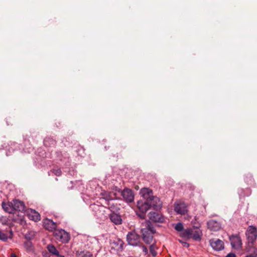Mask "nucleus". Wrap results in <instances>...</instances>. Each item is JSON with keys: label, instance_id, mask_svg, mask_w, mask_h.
I'll list each match as a JSON object with an SVG mask.
<instances>
[{"label": "nucleus", "instance_id": "obj_19", "mask_svg": "<svg viewBox=\"0 0 257 257\" xmlns=\"http://www.w3.org/2000/svg\"><path fill=\"white\" fill-rule=\"evenodd\" d=\"M28 216L29 219L35 222L39 221L41 219L40 214L34 210H31L30 212L28 214Z\"/></svg>", "mask_w": 257, "mask_h": 257}, {"label": "nucleus", "instance_id": "obj_7", "mask_svg": "<svg viewBox=\"0 0 257 257\" xmlns=\"http://www.w3.org/2000/svg\"><path fill=\"white\" fill-rule=\"evenodd\" d=\"M56 239L62 243H67L69 240V234L63 229L56 230L54 232Z\"/></svg>", "mask_w": 257, "mask_h": 257}, {"label": "nucleus", "instance_id": "obj_12", "mask_svg": "<svg viewBox=\"0 0 257 257\" xmlns=\"http://www.w3.org/2000/svg\"><path fill=\"white\" fill-rule=\"evenodd\" d=\"M229 240L232 248L238 249L241 247L242 243L240 236L238 235H232L229 236Z\"/></svg>", "mask_w": 257, "mask_h": 257}, {"label": "nucleus", "instance_id": "obj_13", "mask_svg": "<svg viewBox=\"0 0 257 257\" xmlns=\"http://www.w3.org/2000/svg\"><path fill=\"white\" fill-rule=\"evenodd\" d=\"M207 225L208 228L212 231H217L219 230L221 228V223L214 219H211L209 220L207 222Z\"/></svg>", "mask_w": 257, "mask_h": 257}, {"label": "nucleus", "instance_id": "obj_26", "mask_svg": "<svg viewBox=\"0 0 257 257\" xmlns=\"http://www.w3.org/2000/svg\"><path fill=\"white\" fill-rule=\"evenodd\" d=\"M56 154L57 159L60 161H63V159H68V157L66 154H64L65 156H64L61 152L57 151L56 152Z\"/></svg>", "mask_w": 257, "mask_h": 257}, {"label": "nucleus", "instance_id": "obj_15", "mask_svg": "<svg viewBox=\"0 0 257 257\" xmlns=\"http://www.w3.org/2000/svg\"><path fill=\"white\" fill-rule=\"evenodd\" d=\"M109 218L111 222L115 225H120L122 223V219L121 215L112 212L109 214Z\"/></svg>", "mask_w": 257, "mask_h": 257}, {"label": "nucleus", "instance_id": "obj_25", "mask_svg": "<svg viewBox=\"0 0 257 257\" xmlns=\"http://www.w3.org/2000/svg\"><path fill=\"white\" fill-rule=\"evenodd\" d=\"M35 235V232L33 231H29L27 233H26L25 235V238L27 240L31 241L33 239Z\"/></svg>", "mask_w": 257, "mask_h": 257}, {"label": "nucleus", "instance_id": "obj_9", "mask_svg": "<svg viewBox=\"0 0 257 257\" xmlns=\"http://www.w3.org/2000/svg\"><path fill=\"white\" fill-rule=\"evenodd\" d=\"M123 241L120 239L117 238L110 243V248L111 250L119 252L123 250Z\"/></svg>", "mask_w": 257, "mask_h": 257}, {"label": "nucleus", "instance_id": "obj_31", "mask_svg": "<svg viewBox=\"0 0 257 257\" xmlns=\"http://www.w3.org/2000/svg\"><path fill=\"white\" fill-rule=\"evenodd\" d=\"M142 250L144 252L145 254V255L147 254L148 253V250L147 247L144 245H142Z\"/></svg>", "mask_w": 257, "mask_h": 257}, {"label": "nucleus", "instance_id": "obj_35", "mask_svg": "<svg viewBox=\"0 0 257 257\" xmlns=\"http://www.w3.org/2000/svg\"><path fill=\"white\" fill-rule=\"evenodd\" d=\"M11 257H18L17 255L16 254H15V253L11 254Z\"/></svg>", "mask_w": 257, "mask_h": 257}, {"label": "nucleus", "instance_id": "obj_1", "mask_svg": "<svg viewBox=\"0 0 257 257\" xmlns=\"http://www.w3.org/2000/svg\"><path fill=\"white\" fill-rule=\"evenodd\" d=\"M2 206L5 211L11 214H14L16 211L23 212L25 210L24 203L17 199H14L11 202H3Z\"/></svg>", "mask_w": 257, "mask_h": 257}, {"label": "nucleus", "instance_id": "obj_30", "mask_svg": "<svg viewBox=\"0 0 257 257\" xmlns=\"http://www.w3.org/2000/svg\"><path fill=\"white\" fill-rule=\"evenodd\" d=\"M137 214L141 219H144L146 218V212H140L139 211L137 212Z\"/></svg>", "mask_w": 257, "mask_h": 257}, {"label": "nucleus", "instance_id": "obj_10", "mask_svg": "<svg viewBox=\"0 0 257 257\" xmlns=\"http://www.w3.org/2000/svg\"><path fill=\"white\" fill-rule=\"evenodd\" d=\"M123 200L127 203L132 202L134 200V193L132 190L125 188L121 192Z\"/></svg>", "mask_w": 257, "mask_h": 257}, {"label": "nucleus", "instance_id": "obj_11", "mask_svg": "<svg viewBox=\"0 0 257 257\" xmlns=\"http://www.w3.org/2000/svg\"><path fill=\"white\" fill-rule=\"evenodd\" d=\"M209 243L214 250L220 251L224 248V242L219 239H211L209 240Z\"/></svg>", "mask_w": 257, "mask_h": 257}, {"label": "nucleus", "instance_id": "obj_32", "mask_svg": "<svg viewBox=\"0 0 257 257\" xmlns=\"http://www.w3.org/2000/svg\"><path fill=\"white\" fill-rule=\"evenodd\" d=\"M180 242L182 244V245L186 247H188L189 246V244L186 242H184L180 240Z\"/></svg>", "mask_w": 257, "mask_h": 257}, {"label": "nucleus", "instance_id": "obj_5", "mask_svg": "<svg viewBox=\"0 0 257 257\" xmlns=\"http://www.w3.org/2000/svg\"><path fill=\"white\" fill-rule=\"evenodd\" d=\"M90 207L94 212V215L98 219L104 220L106 218L107 216L105 212L106 208L104 206L93 204L90 205Z\"/></svg>", "mask_w": 257, "mask_h": 257}, {"label": "nucleus", "instance_id": "obj_33", "mask_svg": "<svg viewBox=\"0 0 257 257\" xmlns=\"http://www.w3.org/2000/svg\"><path fill=\"white\" fill-rule=\"evenodd\" d=\"M226 257H236V255L234 253L230 252L227 254Z\"/></svg>", "mask_w": 257, "mask_h": 257}, {"label": "nucleus", "instance_id": "obj_28", "mask_svg": "<svg viewBox=\"0 0 257 257\" xmlns=\"http://www.w3.org/2000/svg\"><path fill=\"white\" fill-rule=\"evenodd\" d=\"M175 229L178 231H182L183 232L184 231L183 224L181 222L177 223L175 226Z\"/></svg>", "mask_w": 257, "mask_h": 257}, {"label": "nucleus", "instance_id": "obj_21", "mask_svg": "<svg viewBox=\"0 0 257 257\" xmlns=\"http://www.w3.org/2000/svg\"><path fill=\"white\" fill-rule=\"evenodd\" d=\"M47 249L48 251L52 254L56 255L58 257L60 256V254H59V251L56 249V248L52 244L48 245Z\"/></svg>", "mask_w": 257, "mask_h": 257}, {"label": "nucleus", "instance_id": "obj_3", "mask_svg": "<svg viewBox=\"0 0 257 257\" xmlns=\"http://www.w3.org/2000/svg\"><path fill=\"white\" fill-rule=\"evenodd\" d=\"M145 227L141 229L142 238L147 244H151L153 240V234L156 233V229L150 221H145Z\"/></svg>", "mask_w": 257, "mask_h": 257}, {"label": "nucleus", "instance_id": "obj_37", "mask_svg": "<svg viewBox=\"0 0 257 257\" xmlns=\"http://www.w3.org/2000/svg\"><path fill=\"white\" fill-rule=\"evenodd\" d=\"M60 257H65V256H63V255H61Z\"/></svg>", "mask_w": 257, "mask_h": 257}, {"label": "nucleus", "instance_id": "obj_20", "mask_svg": "<svg viewBox=\"0 0 257 257\" xmlns=\"http://www.w3.org/2000/svg\"><path fill=\"white\" fill-rule=\"evenodd\" d=\"M44 145L46 147H53L56 144V141L51 137H46L44 139Z\"/></svg>", "mask_w": 257, "mask_h": 257}, {"label": "nucleus", "instance_id": "obj_14", "mask_svg": "<svg viewBox=\"0 0 257 257\" xmlns=\"http://www.w3.org/2000/svg\"><path fill=\"white\" fill-rule=\"evenodd\" d=\"M150 220L154 222L163 223L165 221L164 217L160 213L150 212L149 214Z\"/></svg>", "mask_w": 257, "mask_h": 257}, {"label": "nucleus", "instance_id": "obj_17", "mask_svg": "<svg viewBox=\"0 0 257 257\" xmlns=\"http://www.w3.org/2000/svg\"><path fill=\"white\" fill-rule=\"evenodd\" d=\"M43 223L44 227L49 231H53L57 227L56 223L53 221V220L48 218L44 219Z\"/></svg>", "mask_w": 257, "mask_h": 257}, {"label": "nucleus", "instance_id": "obj_22", "mask_svg": "<svg viewBox=\"0 0 257 257\" xmlns=\"http://www.w3.org/2000/svg\"><path fill=\"white\" fill-rule=\"evenodd\" d=\"M100 195L102 199L107 201L113 199V197L111 196V193L107 191H102L100 193Z\"/></svg>", "mask_w": 257, "mask_h": 257}, {"label": "nucleus", "instance_id": "obj_4", "mask_svg": "<svg viewBox=\"0 0 257 257\" xmlns=\"http://www.w3.org/2000/svg\"><path fill=\"white\" fill-rule=\"evenodd\" d=\"M202 232L199 227L193 226L191 228L184 229L181 233V236L190 238H192L196 241H200L201 239Z\"/></svg>", "mask_w": 257, "mask_h": 257}, {"label": "nucleus", "instance_id": "obj_16", "mask_svg": "<svg viewBox=\"0 0 257 257\" xmlns=\"http://www.w3.org/2000/svg\"><path fill=\"white\" fill-rule=\"evenodd\" d=\"M174 210L177 214L181 215H185L187 212V207L183 203H175Z\"/></svg>", "mask_w": 257, "mask_h": 257}, {"label": "nucleus", "instance_id": "obj_2", "mask_svg": "<svg viewBox=\"0 0 257 257\" xmlns=\"http://www.w3.org/2000/svg\"><path fill=\"white\" fill-rule=\"evenodd\" d=\"M141 193L143 197L147 199L151 208H152L153 209L157 210L161 208L162 203L160 199L153 195V192L151 190L148 188H143L141 190Z\"/></svg>", "mask_w": 257, "mask_h": 257}, {"label": "nucleus", "instance_id": "obj_24", "mask_svg": "<svg viewBox=\"0 0 257 257\" xmlns=\"http://www.w3.org/2000/svg\"><path fill=\"white\" fill-rule=\"evenodd\" d=\"M24 245L27 251H33L34 250V247L31 241L27 240L25 241Z\"/></svg>", "mask_w": 257, "mask_h": 257}, {"label": "nucleus", "instance_id": "obj_36", "mask_svg": "<svg viewBox=\"0 0 257 257\" xmlns=\"http://www.w3.org/2000/svg\"><path fill=\"white\" fill-rule=\"evenodd\" d=\"M7 156H9L10 155V151L9 150L7 152Z\"/></svg>", "mask_w": 257, "mask_h": 257}, {"label": "nucleus", "instance_id": "obj_18", "mask_svg": "<svg viewBox=\"0 0 257 257\" xmlns=\"http://www.w3.org/2000/svg\"><path fill=\"white\" fill-rule=\"evenodd\" d=\"M138 208L140 212H146L151 208L150 205L149 204L147 199L144 202L143 201H138Z\"/></svg>", "mask_w": 257, "mask_h": 257}, {"label": "nucleus", "instance_id": "obj_23", "mask_svg": "<svg viewBox=\"0 0 257 257\" xmlns=\"http://www.w3.org/2000/svg\"><path fill=\"white\" fill-rule=\"evenodd\" d=\"M157 249V247L156 245V241H154V242L150 245L149 247L150 252L153 256H156L157 254V252L156 251Z\"/></svg>", "mask_w": 257, "mask_h": 257}, {"label": "nucleus", "instance_id": "obj_29", "mask_svg": "<svg viewBox=\"0 0 257 257\" xmlns=\"http://www.w3.org/2000/svg\"><path fill=\"white\" fill-rule=\"evenodd\" d=\"M8 239V235L3 233L1 230H0V240L3 241H7Z\"/></svg>", "mask_w": 257, "mask_h": 257}, {"label": "nucleus", "instance_id": "obj_6", "mask_svg": "<svg viewBox=\"0 0 257 257\" xmlns=\"http://www.w3.org/2000/svg\"><path fill=\"white\" fill-rule=\"evenodd\" d=\"M245 234L248 243L252 244L257 238L256 228L253 225L249 226L246 231Z\"/></svg>", "mask_w": 257, "mask_h": 257}, {"label": "nucleus", "instance_id": "obj_8", "mask_svg": "<svg viewBox=\"0 0 257 257\" xmlns=\"http://www.w3.org/2000/svg\"><path fill=\"white\" fill-rule=\"evenodd\" d=\"M126 238L128 243L131 245L136 246L140 242V236L135 232H128Z\"/></svg>", "mask_w": 257, "mask_h": 257}, {"label": "nucleus", "instance_id": "obj_34", "mask_svg": "<svg viewBox=\"0 0 257 257\" xmlns=\"http://www.w3.org/2000/svg\"><path fill=\"white\" fill-rule=\"evenodd\" d=\"M244 257H257V253L255 254H251L248 255H246Z\"/></svg>", "mask_w": 257, "mask_h": 257}, {"label": "nucleus", "instance_id": "obj_27", "mask_svg": "<svg viewBox=\"0 0 257 257\" xmlns=\"http://www.w3.org/2000/svg\"><path fill=\"white\" fill-rule=\"evenodd\" d=\"M51 172H52L55 175L57 176H60L62 174V171L61 169L58 168H53L51 171Z\"/></svg>", "mask_w": 257, "mask_h": 257}]
</instances>
